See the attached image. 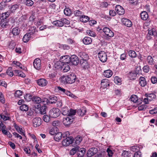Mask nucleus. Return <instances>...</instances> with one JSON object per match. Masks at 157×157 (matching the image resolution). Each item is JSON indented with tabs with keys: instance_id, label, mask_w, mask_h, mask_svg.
Masks as SVG:
<instances>
[{
	"instance_id": "obj_41",
	"label": "nucleus",
	"mask_w": 157,
	"mask_h": 157,
	"mask_svg": "<svg viewBox=\"0 0 157 157\" xmlns=\"http://www.w3.org/2000/svg\"><path fill=\"white\" fill-rule=\"evenodd\" d=\"M61 112L62 114L64 115H68L69 113L68 108L66 106L63 107L61 109Z\"/></svg>"
},
{
	"instance_id": "obj_9",
	"label": "nucleus",
	"mask_w": 157,
	"mask_h": 157,
	"mask_svg": "<svg viewBox=\"0 0 157 157\" xmlns=\"http://www.w3.org/2000/svg\"><path fill=\"white\" fill-rule=\"evenodd\" d=\"M33 65L34 67L37 70H39L41 67V60L39 58L36 59L34 60Z\"/></svg>"
},
{
	"instance_id": "obj_37",
	"label": "nucleus",
	"mask_w": 157,
	"mask_h": 157,
	"mask_svg": "<svg viewBox=\"0 0 157 157\" xmlns=\"http://www.w3.org/2000/svg\"><path fill=\"white\" fill-rule=\"evenodd\" d=\"M49 99V102L52 104L56 103L57 101V98L54 95L50 96Z\"/></svg>"
},
{
	"instance_id": "obj_8",
	"label": "nucleus",
	"mask_w": 157,
	"mask_h": 157,
	"mask_svg": "<svg viewBox=\"0 0 157 157\" xmlns=\"http://www.w3.org/2000/svg\"><path fill=\"white\" fill-rule=\"evenodd\" d=\"M33 126L37 127L41 124L42 121L40 117H36L33 120Z\"/></svg>"
},
{
	"instance_id": "obj_55",
	"label": "nucleus",
	"mask_w": 157,
	"mask_h": 157,
	"mask_svg": "<svg viewBox=\"0 0 157 157\" xmlns=\"http://www.w3.org/2000/svg\"><path fill=\"white\" fill-rule=\"evenodd\" d=\"M86 111V110L83 109L82 110H78V113L80 116H82L85 114Z\"/></svg>"
},
{
	"instance_id": "obj_17",
	"label": "nucleus",
	"mask_w": 157,
	"mask_h": 157,
	"mask_svg": "<svg viewBox=\"0 0 157 157\" xmlns=\"http://www.w3.org/2000/svg\"><path fill=\"white\" fill-rule=\"evenodd\" d=\"M122 22L124 25L128 27H130L132 25L131 21L126 18H123L122 19Z\"/></svg>"
},
{
	"instance_id": "obj_57",
	"label": "nucleus",
	"mask_w": 157,
	"mask_h": 157,
	"mask_svg": "<svg viewBox=\"0 0 157 157\" xmlns=\"http://www.w3.org/2000/svg\"><path fill=\"white\" fill-rule=\"evenodd\" d=\"M0 101L2 104H4L5 102V99L2 93L0 92Z\"/></svg>"
},
{
	"instance_id": "obj_56",
	"label": "nucleus",
	"mask_w": 157,
	"mask_h": 157,
	"mask_svg": "<svg viewBox=\"0 0 157 157\" xmlns=\"http://www.w3.org/2000/svg\"><path fill=\"white\" fill-rule=\"evenodd\" d=\"M43 120L46 122H48L50 120V116L47 115H45L43 117Z\"/></svg>"
},
{
	"instance_id": "obj_21",
	"label": "nucleus",
	"mask_w": 157,
	"mask_h": 157,
	"mask_svg": "<svg viewBox=\"0 0 157 157\" xmlns=\"http://www.w3.org/2000/svg\"><path fill=\"white\" fill-rule=\"evenodd\" d=\"M13 126L19 133L21 135L25 136V133L22 132V128L18 126L15 122L13 123Z\"/></svg>"
},
{
	"instance_id": "obj_14",
	"label": "nucleus",
	"mask_w": 157,
	"mask_h": 157,
	"mask_svg": "<svg viewBox=\"0 0 157 157\" xmlns=\"http://www.w3.org/2000/svg\"><path fill=\"white\" fill-rule=\"evenodd\" d=\"M97 152V150L96 148H90L87 151V156L88 157H91L96 154Z\"/></svg>"
},
{
	"instance_id": "obj_11",
	"label": "nucleus",
	"mask_w": 157,
	"mask_h": 157,
	"mask_svg": "<svg viewBox=\"0 0 157 157\" xmlns=\"http://www.w3.org/2000/svg\"><path fill=\"white\" fill-rule=\"evenodd\" d=\"M115 10L117 13L120 15H123L124 13V9L119 5H117L116 6Z\"/></svg>"
},
{
	"instance_id": "obj_62",
	"label": "nucleus",
	"mask_w": 157,
	"mask_h": 157,
	"mask_svg": "<svg viewBox=\"0 0 157 157\" xmlns=\"http://www.w3.org/2000/svg\"><path fill=\"white\" fill-rule=\"evenodd\" d=\"M133 157H142V155L141 152L139 151L135 152L134 154Z\"/></svg>"
},
{
	"instance_id": "obj_16",
	"label": "nucleus",
	"mask_w": 157,
	"mask_h": 157,
	"mask_svg": "<svg viewBox=\"0 0 157 157\" xmlns=\"http://www.w3.org/2000/svg\"><path fill=\"white\" fill-rule=\"evenodd\" d=\"M109 86V83L107 79H104L102 80L101 83V86L103 88H105Z\"/></svg>"
},
{
	"instance_id": "obj_23",
	"label": "nucleus",
	"mask_w": 157,
	"mask_h": 157,
	"mask_svg": "<svg viewBox=\"0 0 157 157\" xmlns=\"http://www.w3.org/2000/svg\"><path fill=\"white\" fill-rule=\"evenodd\" d=\"M145 96L148 98L150 101H154L156 98V95L154 94H145Z\"/></svg>"
},
{
	"instance_id": "obj_28",
	"label": "nucleus",
	"mask_w": 157,
	"mask_h": 157,
	"mask_svg": "<svg viewBox=\"0 0 157 157\" xmlns=\"http://www.w3.org/2000/svg\"><path fill=\"white\" fill-rule=\"evenodd\" d=\"M85 153V149L82 148L79 149L77 151V155L78 157H82L83 156Z\"/></svg>"
},
{
	"instance_id": "obj_19",
	"label": "nucleus",
	"mask_w": 157,
	"mask_h": 157,
	"mask_svg": "<svg viewBox=\"0 0 157 157\" xmlns=\"http://www.w3.org/2000/svg\"><path fill=\"white\" fill-rule=\"evenodd\" d=\"M37 32V30L36 29V27L33 26L29 28V33H28L33 37H34V35L35 34V33Z\"/></svg>"
},
{
	"instance_id": "obj_61",
	"label": "nucleus",
	"mask_w": 157,
	"mask_h": 157,
	"mask_svg": "<svg viewBox=\"0 0 157 157\" xmlns=\"http://www.w3.org/2000/svg\"><path fill=\"white\" fill-rule=\"evenodd\" d=\"M114 81V82L117 84H120L121 82V79L118 76L115 77Z\"/></svg>"
},
{
	"instance_id": "obj_4",
	"label": "nucleus",
	"mask_w": 157,
	"mask_h": 157,
	"mask_svg": "<svg viewBox=\"0 0 157 157\" xmlns=\"http://www.w3.org/2000/svg\"><path fill=\"white\" fill-rule=\"evenodd\" d=\"M98 56L100 60L102 62H105L107 59V54L104 51L100 52L98 54Z\"/></svg>"
},
{
	"instance_id": "obj_40",
	"label": "nucleus",
	"mask_w": 157,
	"mask_h": 157,
	"mask_svg": "<svg viewBox=\"0 0 157 157\" xmlns=\"http://www.w3.org/2000/svg\"><path fill=\"white\" fill-rule=\"evenodd\" d=\"M62 137V133L60 132L57 133L54 136V139L56 141H59Z\"/></svg>"
},
{
	"instance_id": "obj_51",
	"label": "nucleus",
	"mask_w": 157,
	"mask_h": 157,
	"mask_svg": "<svg viewBox=\"0 0 157 157\" xmlns=\"http://www.w3.org/2000/svg\"><path fill=\"white\" fill-rule=\"evenodd\" d=\"M132 101L134 103L137 102L138 99L137 97L135 95H132L130 98Z\"/></svg>"
},
{
	"instance_id": "obj_32",
	"label": "nucleus",
	"mask_w": 157,
	"mask_h": 157,
	"mask_svg": "<svg viewBox=\"0 0 157 157\" xmlns=\"http://www.w3.org/2000/svg\"><path fill=\"white\" fill-rule=\"evenodd\" d=\"M87 60H80V64L82 67L84 68H87L89 67L88 63L87 62Z\"/></svg>"
},
{
	"instance_id": "obj_53",
	"label": "nucleus",
	"mask_w": 157,
	"mask_h": 157,
	"mask_svg": "<svg viewBox=\"0 0 157 157\" xmlns=\"http://www.w3.org/2000/svg\"><path fill=\"white\" fill-rule=\"evenodd\" d=\"M148 106L145 105H142L139 106L138 108V110L139 111L144 110L146 109Z\"/></svg>"
},
{
	"instance_id": "obj_63",
	"label": "nucleus",
	"mask_w": 157,
	"mask_h": 157,
	"mask_svg": "<svg viewBox=\"0 0 157 157\" xmlns=\"http://www.w3.org/2000/svg\"><path fill=\"white\" fill-rule=\"evenodd\" d=\"M64 93L67 96H69L72 98H74V97H75L74 94H73L69 91H68L66 90Z\"/></svg>"
},
{
	"instance_id": "obj_45",
	"label": "nucleus",
	"mask_w": 157,
	"mask_h": 157,
	"mask_svg": "<svg viewBox=\"0 0 157 157\" xmlns=\"http://www.w3.org/2000/svg\"><path fill=\"white\" fill-rule=\"evenodd\" d=\"M74 14L76 16L81 17L84 14V13L81 10H78L75 11L74 12Z\"/></svg>"
},
{
	"instance_id": "obj_18",
	"label": "nucleus",
	"mask_w": 157,
	"mask_h": 157,
	"mask_svg": "<svg viewBox=\"0 0 157 157\" xmlns=\"http://www.w3.org/2000/svg\"><path fill=\"white\" fill-rule=\"evenodd\" d=\"M78 56L80 57V60H88L89 59L88 55L83 52H80L78 54Z\"/></svg>"
},
{
	"instance_id": "obj_26",
	"label": "nucleus",
	"mask_w": 157,
	"mask_h": 157,
	"mask_svg": "<svg viewBox=\"0 0 157 157\" xmlns=\"http://www.w3.org/2000/svg\"><path fill=\"white\" fill-rule=\"evenodd\" d=\"M82 42L85 44H89L92 42V39L90 37L86 36L83 39Z\"/></svg>"
},
{
	"instance_id": "obj_3",
	"label": "nucleus",
	"mask_w": 157,
	"mask_h": 157,
	"mask_svg": "<svg viewBox=\"0 0 157 157\" xmlns=\"http://www.w3.org/2000/svg\"><path fill=\"white\" fill-rule=\"evenodd\" d=\"M148 31V33L146 37L147 40H150L152 39L151 36H153L154 37L157 36V31L155 29H149Z\"/></svg>"
},
{
	"instance_id": "obj_59",
	"label": "nucleus",
	"mask_w": 157,
	"mask_h": 157,
	"mask_svg": "<svg viewBox=\"0 0 157 157\" xmlns=\"http://www.w3.org/2000/svg\"><path fill=\"white\" fill-rule=\"evenodd\" d=\"M11 68L9 67L6 72L7 74L10 77H12L13 75V73L11 71Z\"/></svg>"
},
{
	"instance_id": "obj_46",
	"label": "nucleus",
	"mask_w": 157,
	"mask_h": 157,
	"mask_svg": "<svg viewBox=\"0 0 157 157\" xmlns=\"http://www.w3.org/2000/svg\"><path fill=\"white\" fill-rule=\"evenodd\" d=\"M79 147L78 146H76L71 149L70 151V154L71 155H74L76 152L77 153V151L79 149Z\"/></svg>"
},
{
	"instance_id": "obj_36",
	"label": "nucleus",
	"mask_w": 157,
	"mask_h": 157,
	"mask_svg": "<svg viewBox=\"0 0 157 157\" xmlns=\"http://www.w3.org/2000/svg\"><path fill=\"white\" fill-rule=\"evenodd\" d=\"M147 61L148 64L151 66L154 65L155 63L152 57L150 56H147Z\"/></svg>"
},
{
	"instance_id": "obj_52",
	"label": "nucleus",
	"mask_w": 157,
	"mask_h": 157,
	"mask_svg": "<svg viewBox=\"0 0 157 157\" xmlns=\"http://www.w3.org/2000/svg\"><path fill=\"white\" fill-rule=\"evenodd\" d=\"M25 4L27 6H32L33 4V2L32 0H26L25 2Z\"/></svg>"
},
{
	"instance_id": "obj_42",
	"label": "nucleus",
	"mask_w": 157,
	"mask_h": 157,
	"mask_svg": "<svg viewBox=\"0 0 157 157\" xmlns=\"http://www.w3.org/2000/svg\"><path fill=\"white\" fill-rule=\"evenodd\" d=\"M29 107L26 105H22L20 106V109L22 111L27 112L29 109Z\"/></svg>"
},
{
	"instance_id": "obj_44",
	"label": "nucleus",
	"mask_w": 157,
	"mask_h": 157,
	"mask_svg": "<svg viewBox=\"0 0 157 157\" xmlns=\"http://www.w3.org/2000/svg\"><path fill=\"white\" fill-rule=\"evenodd\" d=\"M89 20V17L83 15L81 17H80V21L83 22H86Z\"/></svg>"
},
{
	"instance_id": "obj_49",
	"label": "nucleus",
	"mask_w": 157,
	"mask_h": 157,
	"mask_svg": "<svg viewBox=\"0 0 157 157\" xmlns=\"http://www.w3.org/2000/svg\"><path fill=\"white\" fill-rule=\"evenodd\" d=\"M22 93L23 92L22 91L18 90L15 92L14 96L16 97L21 98V96L22 95Z\"/></svg>"
},
{
	"instance_id": "obj_64",
	"label": "nucleus",
	"mask_w": 157,
	"mask_h": 157,
	"mask_svg": "<svg viewBox=\"0 0 157 157\" xmlns=\"http://www.w3.org/2000/svg\"><path fill=\"white\" fill-rule=\"evenodd\" d=\"M149 113L151 114H153L157 113V107L149 111Z\"/></svg>"
},
{
	"instance_id": "obj_2",
	"label": "nucleus",
	"mask_w": 157,
	"mask_h": 157,
	"mask_svg": "<svg viewBox=\"0 0 157 157\" xmlns=\"http://www.w3.org/2000/svg\"><path fill=\"white\" fill-rule=\"evenodd\" d=\"M60 111L58 108H53L49 112L50 116L52 118H56L60 114Z\"/></svg>"
},
{
	"instance_id": "obj_12",
	"label": "nucleus",
	"mask_w": 157,
	"mask_h": 157,
	"mask_svg": "<svg viewBox=\"0 0 157 157\" xmlns=\"http://www.w3.org/2000/svg\"><path fill=\"white\" fill-rule=\"evenodd\" d=\"M70 62L75 65H76L79 62L78 57L75 55H74L70 57Z\"/></svg>"
},
{
	"instance_id": "obj_22",
	"label": "nucleus",
	"mask_w": 157,
	"mask_h": 157,
	"mask_svg": "<svg viewBox=\"0 0 157 157\" xmlns=\"http://www.w3.org/2000/svg\"><path fill=\"white\" fill-rule=\"evenodd\" d=\"M137 73L135 71H132L128 74V77L131 80H134L136 78Z\"/></svg>"
},
{
	"instance_id": "obj_13",
	"label": "nucleus",
	"mask_w": 157,
	"mask_h": 157,
	"mask_svg": "<svg viewBox=\"0 0 157 157\" xmlns=\"http://www.w3.org/2000/svg\"><path fill=\"white\" fill-rule=\"evenodd\" d=\"M38 85L41 86H45L48 84V81L44 78H40L36 80Z\"/></svg>"
},
{
	"instance_id": "obj_20",
	"label": "nucleus",
	"mask_w": 157,
	"mask_h": 157,
	"mask_svg": "<svg viewBox=\"0 0 157 157\" xmlns=\"http://www.w3.org/2000/svg\"><path fill=\"white\" fill-rule=\"evenodd\" d=\"M139 84L140 86L143 87H145L147 84L145 78L141 76L139 78Z\"/></svg>"
},
{
	"instance_id": "obj_25",
	"label": "nucleus",
	"mask_w": 157,
	"mask_h": 157,
	"mask_svg": "<svg viewBox=\"0 0 157 157\" xmlns=\"http://www.w3.org/2000/svg\"><path fill=\"white\" fill-rule=\"evenodd\" d=\"M113 74V72L111 70H107L104 71L103 75L105 77L109 78Z\"/></svg>"
},
{
	"instance_id": "obj_50",
	"label": "nucleus",
	"mask_w": 157,
	"mask_h": 157,
	"mask_svg": "<svg viewBox=\"0 0 157 157\" xmlns=\"http://www.w3.org/2000/svg\"><path fill=\"white\" fill-rule=\"evenodd\" d=\"M57 128L56 127H55L51 129L49 131V133L52 135H55L57 133L56 131H57Z\"/></svg>"
},
{
	"instance_id": "obj_24",
	"label": "nucleus",
	"mask_w": 157,
	"mask_h": 157,
	"mask_svg": "<svg viewBox=\"0 0 157 157\" xmlns=\"http://www.w3.org/2000/svg\"><path fill=\"white\" fill-rule=\"evenodd\" d=\"M20 30L19 28L16 27L12 29L11 33L13 36H17L19 34Z\"/></svg>"
},
{
	"instance_id": "obj_30",
	"label": "nucleus",
	"mask_w": 157,
	"mask_h": 157,
	"mask_svg": "<svg viewBox=\"0 0 157 157\" xmlns=\"http://www.w3.org/2000/svg\"><path fill=\"white\" fill-rule=\"evenodd\" d=\"M31 38H33V37L27 33L24 36L23 38V40L24 42L26 43Z\"/></svg>"
},
{
	"instance_id": "obj_54",
	"label": "nucleus",
	"mask_w": 157,
	"mask_h": 157,
	"mask_svg": "<svg viewBox=\"0 0 157 157\" xmlns=\"http://www.w3.org/2000/svg\"><path fill=\"white\" fill-rule=\"evenodd\" d=\"M130 150L133 152H137L139 150V148L136 146H133L130 147Z\"/></svg>"
},
{
	"instance_id": "obj_7",
	"label": "nucleus",
	"mask_w": 157,
	"mask_h": 157,
	"mask_svg": "<svg viewBox=\"0 0 157 157\" xmlns=\"http://www.w3.org/2000/svg\"><path fill=\"white\" fill-rule=\"evenodd\" d=\"M9 115L7 111H4L3 113L0 114V119H2L4 121L10 120L11 118L9 116Z\"/></svg>"
},
{
	"instance_id": "obj_60",
	"label": "nucleus",
	"mask_w": 157,
	"mask_h": 157,
	"mask_svg": "<svg viewBox=\"0 0 157 157\" xmlns=\"http://www.w3.org/2000/svg\"><path fill=\"white\" fill-rule=\"evenodd\" d=\"M7 7V6L4 2H1L0 3V10H4Z\"/></svg>"
},
{
	"instance_id": "obj_43",
	"label": "nucleus",
	"mask_w": 157,
	"mask_h": 157,
	"mask_svg": "<svg viewBox=\"0 0 157 157\" xmlns=\"http://www.w3.org/2000/svg\"><path fill=\"white\" fill-rule=\"evenodd\" d=\"M53 24L57 27H62L63 26L62 22L61 21L56 20L53 22Z\"/></svg>"
},
{
	"instance_id": "obj_1",
	"label": "nucleus",
	"mask_w": 157,
	"mask_h": 157,
	"mask_svg": "<svg viewBox=\"0 0 157 157\" xmlns=\"http://www.w3.org/2000/svg\"><path fill=\"white\" fill-rule=\"evenodd\" d=\"M62 79L64 83L72 84L75 82L76 77L74 73H71L67 75L63 76Z\"/></svg>"
},
{
	"instance_id": "obj_35",
	"label": "nucleus",
	"mask_w": 157,
	"mask_h": 157,
	"mask_svg": "<svg viewBox=\"0 0 157 157\" xmlns=\"http://www.w3.org/2000/svg\"><path fill=\"white\" fill-rule=\"evenodd\" d=\"M32 100L34 102L38 104L41 103L42 101V99L40 98L35 96L33 97Z\"/></svg>"
},
{
	"instance_id": "obj_31",
	"label": "nucleus",
	"mask_w": 157,
	"mask_h": 157,
	"mask_svg": "<svg viewBox=\"0 0 157 157\" xmlns=\"http://www.w3.org/2000/svg\"><path fill=\"white\" fill-rule=\"evenodd\" d=\"M82 140V137L78 136L75 137L74 140H73V143H75L76 145H79Z\"/></svg>"
},
{
	"instance_id": "obj_6",
	"label": "nucleus",
	"mask_w": 157,
	"mask_h": 157,
	"mask_svg": "<svg viewBox=\"0 0 157 157\" xmlns=\"http://www.w3.org/2000/svg\"><path fill=\"white\" fill-rule=\"evenodd\" d=\"M74 121V119L72 117H64L63 119V124L65 126L70 125Z\"/></svg>"
},
{
	"instance_id": "obj_15",
	"label": "nucleus",
	"mask_w": 157,
	"mask_h": 157,
	"mask_svg": "<svg viewBox=\"0 0 157 157\" xmlns=\"http://www.w3.org/2000/svg\"><path fill=\"white\" fill-rule=\"evenodd\" d=\"M70 57L68 56H62L60 58L61 62L63 63H68L70 62Z\"/></svg>"
},
{
	"instance_id": "obj_29",
	"label": "nucleus",
	"mask_w": 157,
	"mask_h": 157,
	"mask_svg": "<svg viewBox=\"0 0 157 157\" xmlns=\"http://www.w3.org/2000/svg\"><path fill=\"white\" fill-rule=\"evenodd\" d=\"M141 19L143 20H146L148 17V15L147 13L145 11L141 12L140 14Z\"/></svg>"
},
{
	"instance_id": "obj_5",
	"label": "nucleus",
	"mask_w": 157,
	"mask_h": 157,
	"mask_svg": "<svg viewBox=\"0 0 157 157\" xmlns=\"http://www.w3.org/2000/svg\"><path fill=\"white\" fill-rule=\"evenodd\" d=\"M73 142V138L72 137H69L63 140L62 144L63 146H67L71 144Z\"/></svg>"
},
{
	"instance_id": "obj_39",
	"label": "nucleus",
	"mask_w": 157,
	"mask_h": 157,
	"mask_svg": "<svg viewBox=\"0 0 157 157\" xmlns=\"http://www.w3.org/2000/svg\"><path fill=\"white\" fill-rule=\"evenodd\" d=\"M10 13H11L10 11H7L3 13H2V19H6L8 18L9 17Z\"/></svg>"
},
{
	"instance_id": "obj_47",
	"label": "nucleus",
	"mask_w": 157,
	"mask_h": 157,
	"mask_svg": "<svg viewBox=\"0 0 157 157\" xmlns=\"http://www.w3.org/2000/svg\"><path fill=\"white\" fill-rule=\"evenodd\" d=\"M47 109V107L45 105L42 106L40 108V113L41 114H44L46 113V110Z\"/></svg>"
},
{
	"instance_id": "obj_38",
	"label": "nucleus",
	"mask_w": 157,
	"mask_h": 157,
	"mask_svg": "<svg viewBox=\"0 0 157 157\" xmlns=\"http://www.w3.org/2000/svg\"><path fill=\"white\" fill-rule=\"evenodd\" d=\"M128 55L132 58H135L136 57V52L134 51L129 50L128 51Z\"/></svg>"
},
{
	"instance_id": "obj_34",
	"label": "nucleus",
	"mask_w": 157,
	"mask_h": 157,
	"mask_svg": "<svg viewBox=\"0 0 157 157\" xmlns=\"http://www.w3.org/2000/svg\"><path fill=\"white\" fill-rule=\"evenodd\" d=\"M19 8V6L18 5L15 4L12 5L10 8V13H14Z\"/></svg>"
},
{
	"instance_id": "obj_58",
	"label": "nucleus",
	"mask_w": 157,
	"mask_h": 157,
	"mask_svg": "<svg viewBox=\"0 0 157 157\" xmlns=\"http://www.w3.org/2000/svg\"><path fill=\"white\" fill-rule=\"evenodd\" d=\"M87 33L88 35L94 37L96 36L95 33L90 30H87Z\"/></svg>"
},
{
	"instance_id": "obj_33",
	"label": "nucleus",
	"mask_w": 157,
	"mask_h": 157,
	"mask_svg": "<svg viewBox=\"0 0 157 157\" xmlns=\"http://www.w3.org/2000/svg\"><path fill=\"white\" fill-rule=\"evenodd\" d=\"M14 75L16 76H21L22 77H24L25 76L24 73L21 71L17 70H15L14 71Z\"/></svg>"
},
{
	"instance_id": "obj_48",
	"label": "nucleus",
	"mask_w": 157,
	"mask_h": 157,
	"mask_svg": "<svg viewBox=\"0 0 157 157\" xmlns=\"http://www.w3.org/2000/svg\"><path fill=\"white\" fill-rule=\"evenodd\" d=\"M63 63L60 61H58L56 62L55 64V66L57 69H61Z\"/></svg>"
},
{
	"instance_id": "obj_27",
	"label": "nucleus",
	"mask_w": 157,
	"mask_h": 157,
	"mask_svg": "<svg viewBox=\"0 0 157 157\" xmlns=\"http://www.w3.org/2000/svg\"><path fill=\"white\" fill-rule=\"evenodd\" d=\"M68 63H63L61 70H62L64 72H67L70 70V67Z\"/></svg>"
},
{
	"instance_id": "obj_10",
	"label": "nucleus",
	"mask_w": 157,
	"mask_h": 157,
	"mask_svg": "<svg viewBox=\"0 0 157 157\" xmlns=\"http://www.w3.org/2000/svg\"><path fill=\"white\" fill-rule=\"evenodd\" d=\"M105 34L109 37H112L114 36V33L109 28L105 27L103 29Z\"/></svg>"
}]
</instances>
